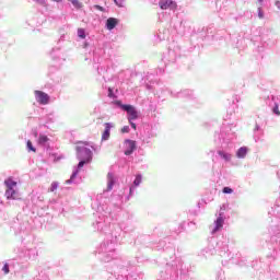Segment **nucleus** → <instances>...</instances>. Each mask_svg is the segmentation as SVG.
I'll use <instances>...</instances> for the list:
<instances>
[{"mask_svg": "<svg viewBox=\"0 0 280 280\" xmlns=\"http://www.w3.org/2000/svg\"><path fill=\"white\" fill-rule=\"evenodd\" d=\"M89 143L86 142H78L75 150H77V156L80 159V162L78 164V170H82L86 163H91L93 161V151L91 149L86 148Z\"/></svg>", "mask_w": 280, "mask_h": 280, "instance_id": "obj_1", "label": "nucleus"}, {"mask_svg": "<svg viewBox=\"0 0 280 280\" xmlns=\"http://www.w3.org/2000/svg\"><path fill=\"white\" fill-rule=\"evenodd\" d=\"M4 185L7 187L4 194L7 200H21L19 197V191L16 190V182H14L12 177L5 179Z\"/></svg>", "mask_w": 280, "mask_h": 280, "instance_id": "obj_2", "label": "nucleus"}, {"mask_svg": "<svg viewBox=\"0 0 280 280\" xmlns=\"http://www.w3.org/2000/svg\"><path fill=\"white\" fill-rule=\"evenodd\" d=\"M120 108L122 110H126L128 114V121H135V119H139V112H137V108L132 105H120Z\"/></svg>", "mask_w": 280, "mask_h": 280, "instance_id": "obj_3", "label": "nucleus"}, {"mask_svg": "<svg viewBox=\"0 0 280 280\" xmlns=\"http://www.w3.org/2000/svg\"><path fill=\"white\" fill-rule=\"evenodd\" d=\"M35 100L38 102V104H42V106H46V104H49V94L36 90L35 92Z\"/></svg>", "mask_w": 280, "mask_h": 280, "instance_id": "obj_4", "label": "nucleus"}, {"mask_svg": "<svg viewBox=\"0 0 280 280\" xmlns=\"http://www.w3.org/2000/svg\"><path fill=\"white\" fill-rule=\"evenodd\" d=\"M160 8L161 10H176V2L173 0H161Z\"/></svg>", "mask_w": 280, "mask_h": 280, "instance_id": "obj_5", "label": "nucleus"}, {"mask_svg": "<svg viewBox=\"0 0 280 280\" xmlns=\"http://www.w3.org/2000/svg\"><path fill=\"white\" fill-rule=\"evenodd\" d=\"M125 143L127 144V150L125 151L126 156H130L135 150H137V141L133 140H126Z\"/></svg>", "mask_w": 280, "mask_h": 280, "instance_id": "obj_6", "label": "nucleus"}, {"mask_svg": "<svg viewBox=\"0 0 280 280\" xmlns=\"http://www.w3.org/2000/svg\"><path fill=\"white\" fill-rule=\"evenodd\" d=\"M110 128H113V124L105 122V131L102 135V141H108V139H110Z\"/></svg>", "mask_w": 280, "mask_h": 280, "instance_id": "obj_7", "label": "nucleus"}, {"mask_svg": "<svg viewBox=\"0 0 280 280\" xmlns=\"http://www.w3.org/2000/svg\"><path fill=\"white\" fill-rule=\"evenodd\" d=\"M119 24V20L116 19V18H109L107 19V22H106V27L107 30H115V27H117V25Z\"/></svg>", "mask_w": 280, "mask_h": 280, "instance_id": "obj_8", "label": "nucleus"}, {"mask_svg": "<svg viewBox=\"0 0 280 280\" xmlns=\"http://www.w3.org/2000/svg\"><path fill=\"white\" fill-rule=\"evenodd\" d=\"M114 185H115V176L113 175V173H108L107 174V191H110Z\"/></svg>", "mask_w": 280, "mask_h": 280, "instance_id": "obj_9", "label": "nucleus"}, {"mask_svg": "<svg viewBox=\"0 0 280 280\" xmlns=\"http://www.w3.org/2000/svg\"><path fill=\"white\" fill-rule=\"evenodd\" d=\"M246 154H248V148H246V147L240 148L236 152L237 159H244L246 156Z\"/></svg>", "mask_w": 280, "mask_h": 280, "instance_id": "obj_10", "label": "nucleus"}, {"mask_svg": "<svg viewBox=\"0 0 280 280\" xmlns=\"http://www.w3.org/2000/svg\"><path fill=\"white\" fill-rule=\"evenodd\" d=\"M223 224H224V220L219 217L215 221V228L212 230V233H217V231H220Z\"/></svg>", "mask_w": 280, "mask_h": 280, "instance_id": "obj_11", "label": "nucleus"}, {"mask_svg": "<svg viewBox=\"0 0 280 280\" xmlns=\"http://www.w3.org/2000/svg\"><path fill=\"white\" fill-rule=\"evenodd\" d=\"M219 156H222L224 161H231V154L224 151H218Z\"/></svg>", "mask_w": 280, "mask_h": 280, "instance_id": "obj_12", "label": "nucleus"}, {"mask_svg": "<svg viewBox=\"0 0 280 280\" xmlns=\"http://www.w3.org/2000/svg\"><path fill=\"white\" fill-rule=\"evenodd\" d=\"M47 141H49V138L47 136H45V135L39 136L38 143L40 145H45V143H47Z\"/></svg>", "mask_w": 280, "mask_h": 280, "instance_id": "obj_13", "label": "nucleus"}, {"mask_svg": "<svg viewBox=\"0 0 280 280\" xmlns=\"http://www.w3.org/2000/svg\"><path fill=\"white\" fill-rule=\"evenodd\" d=\"M78 36H79V38H86V34L84 32V28H79L78 30Z\"/></svg>", "mask_w": 280, "mask_h": 280, "instance_id": "obj_14", "label": "nucleus"}, {"mask_svg": "<svg viewBox=\"0 0 280 280\" xmlns=\"http://www.w3.org/2000/svg\"><path fill=\"white\" fill-rule=\"evenodd\" d=\"M26 145H27V149L31 151V152H36V148H34V145L32 144V141L28 140L26 142Z\"/></svg>", "mask_w": 280, "mask_h": 280, "instance_id": "obj_15", "label": "nucleus"}, {"mask_svg": "<svg viewBox=\"0 0 280 280\" xmlns=\"http://www.w3.org/2000/svg\"><path fill=\"white\" fill-rule=\"evenodd\" d=\"M133 185H136V187H139L141 185V175L136 176V179L133 180Z\"/></svg>", "mask_w": 280, "mask_h": 280, "instance_id": "obj_16", "label": "nucleus"}, {"mask_svg": "<svg viewBox=\"0 0 280 280\" xmlns=\"http://www.w3.org/2000/svg\"><path fill=\"white\" fill-rule=\"evenodd\" d=\"M58 189V184L57 182H52L49 188V191L54 192Z\"/></svg>", "mask_w": 280, "mask_h": 280, "instance_id": "obj_17", "label": "nucleus"}, {"mask_svg": "<svg viewBox=\"0 0 280 280\" xmlns=\"http://www.w3.org/2000/svg\"><path fill=\"white\" fill-rule=\"evenodd\" d=\"M70 2L72 3V5H74V8H82V3H80L79 0H70Z\"/></svg>", "mask_w": 280, "mask_h": 280, "instance_id": "obj_18", "label": "nucleus"}, {"mask_svg": "<svg viewBox=\"0 0 280 280\" xmlns=\"http://www.w3.org/2000/svg\"><path fill=\"white\" fill-rule=\"evenodd\" d=\"M2 270H3L4 275H9L10 273V265H8V262H5Z\"/></svg>", "mask_w": 280, "mask_h": 280, "instance_id": "obj_19", "label": "nucleus"}, {"mask_svg": "<svg viewBox=\"0 0 280 280\" xmlns=\"http://www.w3.org/2000/svg\"><path fill=\"white\" fill-rule=\"evenodd\" d=\"M273 113L275 115H280V110H279V104H276L275 107H273Z\"/></svg>", "mask_w": 280, "mask_h": 280, "instance_id": "obj_20", "label": "nucleus"}, {"mask_svg": "<svg viewBox=\"0 0 280 280\" xmlns=\"http://www.w3.org/2000/svg\"><path fill=\"white\" fill-rule=\"evenodd\" d=\"M223 194H233V189L229 187L223 188Z\"/></svg>", "mask_w": 280, "mask_h": 280, "instance_id": "obj_21", "label": "nucleus"}, {"mask_svg": "<svg viewBox=\"0 0 280 280\" xmlns=\"http://www.w3.org/2000/svg\"><path fill=\"white\" fill-rule=\"evenodd\" d=\"M121 132L122 133L130 132V127H128V126L122 127Z\"/></svg>", "mask_w": 280, "mask_h": 280, "instance_id": "obj_22", "label": "nucleus"}, {"mask_svg": "<svg viewBox=\"0 0 280 280\" xmlns=\"http://www.w3.org/2000/svg\"><path fill=\"white\" fill-rule=\"evenodd\" d=\"M94 8H95V10H100V12H104V7H102L100 4H95Z\"/></svg>", "mask_w": 280, "mask_h": 280, "instance_id": "obj_23", "label": "nucleus"}, {"mask_svg": "<svg viewBox=\"0 0 280 280\" xmlns=\"http://www.w3.org/2000/svg\"><path fill=\"white\" fill-rule=\"evenodd\" d=\"M36 1V3H39V5H47V2H45V0H34Z\"/></svg>", "mask_w": 280, "mask_h": 280, "instance_id": "obj_24", "label": "nucleus"}, {"mask_svg": "<svg viewBox=\"0 0 280 280\" xmlns=\"http://www.w3.org/2000/svg\"><path fill=\"white\" fill-rule=\"evenodd\" d=\"M258 18L264 19V11L261 10V8L258 9Z\"/></svg>", "mask_w": 280, "mask_h": 280, "instance_id": "obj_25", "label": "nucleus"}, {"mask_svg": "<svg viewBox=\"0 0 280 280\" xmlns=\"http://www.w3.org/2000/svg\"><path fill=\"white\" fill-rule=\"evenodd\" d=\"M108 97H115V94L113 93V88L108 89Z\"/></svg>", "mask_w": 280, "mask_h": 280, "instance_id": "obj_26", "label": "nucleus"}, {"mask_svg": "<svg viewBox=\"0 0 280 280\" xmlns=\"http://www.w3.org/2000/svg\"><path fill=\"white\" fill-rule=\"evenodd\" d=\"M114 3L116 5H118V8H124V3L122 2H118L117 0H114Z\"/></svg>", "mask_w": 280, "mask_h": 280, "instance_id": "obj_27", "label": "nucleus"}, {"mask_svg": "<svg viewBox=\"0 0 280 280\" xmlns=\"http://www.w3.org/2000/svg\"><path fill=\"white\" fill-rule=\"evenodd\" d=\"M129 124L133 130H137V124L132 122V120H130Z\"/></svg>", "mask_w": 280, "mask_h": 280, "instance_id": "obj_28", "label": "nucleus"}, {"mask_svg": "<svg viewBox=\"0 0 280 280\" xmlns=\"http://www.w3.org/2000/svg\"><path fill=\"white\" fill-rule=\"evenodd\" d=\"M56 1L57 3H62V0H52Z\"/></svg>", "mask_w": 280, "mask_h": 280, "instance_id": "obj_29", "label": "nucleus"}]
</instances>
